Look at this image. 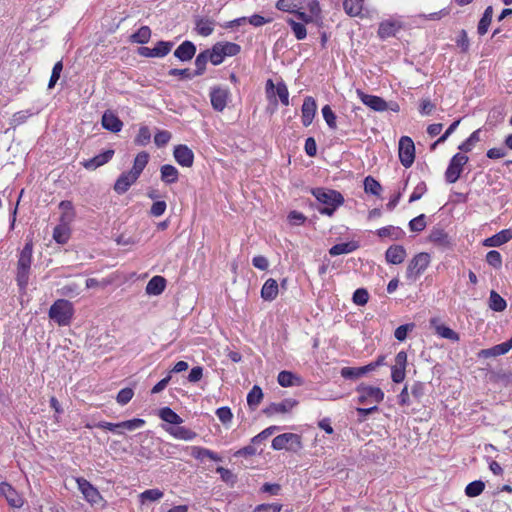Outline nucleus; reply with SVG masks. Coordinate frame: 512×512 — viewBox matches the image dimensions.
<instances>
[{
	"label": "nucleus",
	"mask_w": 512,
	"mask_h": 512,
	"mask_svg": "<svg viewBox=\"0 0 512 512\" xmlns=\"http://www.w3.org/2000/svg\"><path fill=\"white\" fill-rule=\"evenodd\" d=\"M364 190L366 193L379 196L382 191V186L374 177L367 176L364 179Z\"/></svg>",
	"instance_id": "47"
},
{
	"label": "nucleus",
	"mask_w": 512,
	"mask_h": 512,
	"mask_svg": "<svg viewBox=\"0 0 512 512\" xmlns=\"http://www.w3.org/2000/svg\"><path fill=\"white\" fill-rule=\"evenodd\" d=\"M369 300V293L365 288H358L354 291L352 301L354 304L364 306Z\"/></svg>",
	"instance_id": "58"
},
{
	"label": "nucleus",
	"mask_w": 512,
	"mask_h": 512,
	"mask_svg": "<svg viewBox=\"0 0 512 512\" xmlns=\"http://www.w3.org/2000/svg\"><path fill=\"white\" fill-rule=\"evenodd\" d=\"M138 177L131 171L123 172L114 184V190L118 194H124L137 181Z\"/></svg>",
	"instance_id": "20"
},
{
	"label": "nucleus",
	"mask_w": 512,
	"mask_h": 512,
	"mask_svg": "<svg viewBox=\"0 0 512 512\" xmlns=\"http://www.w3.org/2000/svg\"><path fill=\"white\" fill-rule=\"evenodd\" d=\"M279 292V285L273 278H269L265 281L261 288V298L264 301H273L276 299Z\"/></svg>",
	"instance_id": "26"
},
{
	"label": "nucleus",
	"mask_w": 512,
	"mask_h": 512,
	"mask_svg": "<svg viewBox=\"0 0 512 512\" xmlns=\"http://www.w3.org/2000/svg\"><path fill=\"white\" fill-rule=\"evenodd\" d=\"M480 135L481 129L473 131L471 135L459 145L458 149L465 153L470 152L475 144L481 140Z\"/></svg>",
	"instance_id": "43"
},
{
	"label": "nucleus",
	"mask_w": 512,
	"mask_h": 512,
	"mask_svg": "<svg viewBox=\"0 0 512 512\" xmlns=\"http://www.w3.org/2000/svg\"><path fill=\"white\" fill-rule=\"evenodd\" d=\"M33 257V243L28 241L19 253L17 261L16 282L21 292L27 289Z\"/></svg>",
	"instance_id": "2"
},
{
	"label": "nucleus",
	"mask_w": 512,
	"mask_h": 512,
	"mask_svg": "<svg viewBox=\"0 0 512 512\" xmlns=\"http://www.w3.org/2000/svg\"><path fill=\"white\" fill-rule=\"evenodd\" d=\"M297 402L292 399H285L279 403H271L265 410L264 413L267 415L283 414L289 412Z\"/></svg>",
	"instance_id": "25"
},
{
	"label": "nucleus",
	"mask_w": 512,
	"mask_h": 512,
	"mask_svg": "<svg viewBox=\"0 0 512 512\" xmlns=\"http://www.w3.org/2000/svg\"><path fill=\"white\" fill-rule=\"evenodd\" d=\"M102 127L110 132L118 133L123 128V122L112 111L106 110L101 119Z\"/></svg>",
	"instance_id": "18"
},
{
	"label": "nucleus",
	"mask_w": 512,
	"mask_h": 512,
	"mask_svg": "<svg viewBox=\"0 0 512 512\" xmlns=\"http://www.w3.org/2000/svg\"><path fill=\"white\" fill-rule=\"evenodd\" d=\"M164 493L160 489H148L140 493L139 498L142 504L149 502L158 501L163 497Z\"/></svg>",
	"instance_id": "50"
},
{
	"label": "nucleus",
	"mask_w": 512,
	"mask_h": 512,
	"mask_svg": "<svg viewBox=\"0 0 512 512\" xmlns=\"http://www.w3.org/2000/svg\"><path fill=\"white\" fill-rule=\"evenodd\" d=\"M357 94L362 103L372 110L377 112H383L387 110V102L383 98L376 95L366 94L360 90H357Z\"/></svg>",
	"instance_id": "16"
},
{
	"label": "nucleus",
	"mask_w": 512,
	"mask_h": 512,
	"mask_svg": "<svg viewBox=\"0 0 512 512\" xmlns=\"http://www.w3.org/2000/svg\"><path fill=\"white\" fill-rule=\"evenodd\" d=\"M407 353L400 351L395 356V364L391 368V378L395 383H401L406 376Z\"/></svg>",
	"instance_id": "9"
},
{
	"label": "nucleus",
	"mask_w": 512,
	"mask_h": 512,
	"mask_svg": "<svg viewBox=\"0 0 512 512\" xmlns=\"http://www.w3.org/2000/svg\"><path fill=\"white\" fill-rule=\"evenodd\" d=\"M215 22L209 18L196 17L195 18V31L203 37L210 36L214 31Z\"/></svg>",
	"instance_id": "28"
},
{
	"label": "nucleus",
	"mask_w": 512,
	"mask_h": 512,
	"mask_svg": "<svg viewBox=\"0 0 512 512\" xmlns=\"http://www.w3.org/2000/svg\"><path fill=\"white\" fill-rule=\"evenodd\" d=\"M221 48L217 43H215L211 49H206L205 52L208 56V59L209 61L213 64V65H220L223 61H224V56L222 55V52H221Z\"/></svg>",
	"instance_id": "46"
},
{
	"label": "nucleus",
	"mask_w": 512,
	"mask_h": 512,
	"mask_svg": "<svg viewBox=\"0 0 512 512\" xmlns=\"http://www.w3.org/2000/svg\"><path fill=\"white\" fill-rule=\"evenodd\" d=\"M364 0H344V11L352 17L359 16L363 9Z\"/></svg>",
	"instance_id": "38"
},
{
	"label": "nucleus",
	"mask_w": 512,
	"mask_h": 512,
	"mask_svg": "<svg viewBox=\"0 0 512 512\" xmlns=\"http://www.w3.org/2000/svg\"><path fill=\"white\" fill-rule=\"evenodd\" d=\"M263 399L262 389L254 385L247 395V404L251 409H255Z\"/></svg>",
	"instance_id": "40"
},
{
	"label": "nucleus",
	"mask_w": 512,
	"mask_h": 512,
	"mask_svg": "<svg viewBox=\"0 0 512 512\" xmlns=\"http://www.w3.org/2000/svg\"><path fill=\"white\" fill-rule=\"evenodd\" d=\"M222 55L225 57L236 56L241 51V46L234 42H218Z\"/></svg>",
	"instance_id": "48"
},
{
	"label": "nucleus",
	"mask_w": 512,
	"mask_h": 512,
	"mask_svg": "<svg viewBox=\"0 0 512 512\" xmlns=\"http://www.w3.org/2000/svg\"><path fill=\"white\" fill-rule=\"evenodd\" d=\"M362 367H344L341 369V376L345 379H357L364 375Z\"/></svg>",
	"instance_id": "59"
},
{
	"label": "nucleus",
	"mask_w": 512,
	"mask_h": 512,
	"mask_svg": "<svg viewBox=\"0 0 512 512\" xmlns=\"http://www.w3.org/2000/svg\"><path fill=\"white\" fill-rule=\"evenodd\" d=\"M276 8L280 11L295 13L300 9V3L297 0H278Z\"/></svg>",
	"instance_id": "53"
},
{
	"label": "nucleus",
	"mask_w": 512,
	"mask_h": 512,
	"mask_svg": "<svg viewBox=\"0 0 512 512\" xmlns=\"http://www.w3.org/2000/svg\"><path fill=\"white\" fill-rule=\"evenodd\" d=\"M166 279L162 276H154L152 277L145 288L146 294L158 296L160 295L166 288Z\"/></svg>",
	"instance_id": "27"
},
{
	"label": "nucleus",
	"mask_w": 512,
	"mask_h": 512,
	"mask_svg": "<svg viewBox=\"0 0 512 512\" xmlns=\"http://www.w3.org/2000/svg\"><path fill=\"white\" fill-rule=\"evenodd\" d=\"M74 312V306L69 300L58 299L50 306L48 316L59 326H69Z\"/></svg>",
	"instance_id": "3"
},
{
	"label": "nucleus",
	"mask_w": 512,
	"mask_h": 512,
	"mask_svg": "<svg viewBox=\"0 0 512 512\" xmlns=\"http://www.w3.org/2000/svg\"><path fill=\"white\" fill-rule=\"evenodd\" d=\"M151 29L148 26H141L131 35V41L138 44H146L150 40Z\"/></svg>",
	"instance_id": "44"
},
{
	"label": "nucleus",
	"mask_w": 512,
	"mask_h": 512,
	"mask_svg": "<svg viewBox=\"0 0 512 512\" xmlns=\"http://www.w3.org/2000/svg\"><path fill=\"white\" fill-rule=\"evenodd\" d=\"M160 178L165 184H174L178 181L179 171L173 165H162L160 167Z\"/></svg>",
	"instance_id": "31"
},
{
	"label": "nucleus",
	"mask_w": 512,
	"mask_h": 512,
	"mask_svg": "<svg viewBox=\"0 0 512 512\" xmlns=\"http://www.w3.org/2000/svg\"><path fill=\"white\" fill-rule=\"evenodd\" d=\"M70 238V228L67 222L57 225L53 230V239L58 244H66Z\"/></svg>",
	"instance_id": "33"
},
{
	"label": "nucleus",
	"mask_w": 512,
	"mask_h": 512,
	"mask_svg": "<svg viewBox=\"0 0 512 512\" xmlns=\"http://www.w3.org/2000/svg\"><path fill=\"white\" fill-rule=\"evenodd\" d=\"M209 61L208 59V56L204 51L200 52L197 56H196V59H195V71L193 73V75L195 76H201L204 74L205 70H206V65H207V62Z\"/></svg>",
	"instance_id": "54"
},
{
	"label": "nucleus",
	"mask_w": 512,
	"mask_h": 512,
	"mask_svg": "<svg viewBox=\"0 0 512 512\" xmlns=\"http://www.w3.org/2000/svg\"><path fill=\"white\" fill-rule=\"evenodd\" d=\"M114 153L113 149H108L90 159L82 161L81 164L87 170H95L108 163L113 158Z\"/></svg>",
	"instance_id": "14"
},
{
	"label": "nucleus",
	"mask_w": 512,
	"mask_h": 512,
	"mask_svg": "<svg viewBox=\"0 0 512 512\" xmlns=\"http://www.w3.org/2000/svg\"><path fill=\"white\" fill-rule=\"evenodd\" d=\"M486 262L494 268H500L502 265V256L498 251L491 250L486 254Z\"/></svg>",
	"instance_id": "63"
},
{
	"label": "nucleus",
	"mask_w": 512,
	"mask_h": 512,
	"mask_svg": "<svg viewBox=\"0 0 512 512\" xmlns=\"http://www.w3.org/2000/svg\"><path fill=\"white\" fill-rule=\"evenodd\" d=\"M506 346L503 343L497 344L491 348L488 349H482L478 352L479 358H491V357H498L501 355H504L508 353Z\"/></svg>",
	"instance_id": "35"
},
{
	"label": "nucleus",
	"mask_w": 512,
	"mask_h": 512,
	"mask_svg": "<svg viewBox=\"0 0 512 512\" xmlns=\"http://www.w3.org/2000/svg\"><path fill=\"white\" fill-rule=\"evenodd\" d=\"M151 141V132L150 129L143 125L140 126L138 134L134 138V143L137 146H147Z\"/></svg>",
	"instance_id": "49"
},
{
	"label": "nucleus",
	"mask_w": 512,
	"mask_h": 512,
	"mask_svg": "<svg viewBox=\"0 0 512 512\" xmlns=\"http://www.w3.org/2000/svg\"><path fill=\"white\" fill-rule=\"evenodd\" d=\"M76 482L78 484V489L88 502L96 504L100 501L101 495L99 491L89 481L84 478H77Z\"/></svg>",
	"instance_id": "13"
},
{
	"label": "nucleus",
	"mask_w": 512,
	"mask_h": 512,
	"mask_svg": "<svg viewBox=\"0 0 512 512\" xmlns=\"http://www.w3.org/2000/svg\"><path fill=\"white\" fill-rule=\"evenodd\" d=\"M357 392L359 393L358 402L363 405L377 404L384 399V392L379 387L360 385Z\"/></svg>",
	"instance_id": "7"
},
{
	"label": "nucleus",
	"mask_w": 512,
	"mask_h": 512,
	"mask_svg": "<svg viewBox=\"0 0 512 512\" xmlns=\"http://www.w3.org/2000/svg\"><path fill=\"white\" fill-rule=\"evenodd\" d=\"M159 417L170 424L179 425L183 422V419L174 412L170 407H163L159 410Z\"/></svg>",
	"instance_id": "37"
},
{
	"label": "nucleus",
	"mask_w": 512,
	"mask_h": 512,
	"mask_svg": "<svg viewBox=\"0 0 512 512\" xmlns=\"http://www.w3.org/2000/svg\"><path fill=\"white\" fill-rule=\"evenodd\" d=\"M59 209L62 210L61 221L71 222L75 216L74 207L71 201L63 200L59 204Z\"/></svg>",
	"instance_id": "45"
},
{
	"label": "nucleus",
	"mask_w": 512,
	"mask_h": 512,
	"mask_svg": "<svg viewBox=\"0 0 512 512\" xmlns=\"http://www.w3.org/2000/svg\"><path fill=\"white\" fill-rule=\"evenodd\" d=\"M492 17H493V8H492V6H488V7H486V9L478 23L477 32L479 35L482 36L487 33L488 28L492 21Z\"/></svg>",
	"instance_id": "36"
},
{
	"label": "nucleus",
	"mask_w": 512,
	"mask_h": 512,
	"mask_svg": "<svg viewBox=\"0 0 512 512\" xmlns=\"http://www.w3.org/2000/svg\"><path fill=\"white\" fill-rule=\"evenodd\" d=\"M311 194L316 198L317 202L322 205L317 207L320 214L333 216L336 210L343 205L344 197L336 190L324 187L311 188Z\"/></svg>",
	"instance_id": "1"
},
{
	"label": "nucleus",
	"mask_w": 512,
	"mask_h": 512,
	"mask_svg": "<svg viewBox=\"0 0 512 512\" xmlns=\"http://www.w3.org/2000/svg\"><path fill=\"white\" fill-rule=\"evenodd\" d=\"M376 235L381 238H389L390 240H401L405 236V232L401 227L388 225L385 227H381L376 230Z\"/></svg>",
	"instance_id": "23"
},
{
	"label": "nucleus",
	"mask_w": 512,
	"mask_h": 512,
	"mask_svg": "<svg viewBox=\"0 0 512 512\" xmlns=\"http://www.w3.org/2000/svg\"><path fill=\"white\" fill-rule=\"evenodd\" d=\"M0 494L3 495L8 501L9 505L15 508H20L23 505V498L18 492L8 483H0Z\"/></svg>",
	"instance_id": "19"
},
{
	"label": "nucleus",
	"mask_w": 512,
	"mask_h": 512,
	"mask_svg": "<svg viewBox=\"0 0 512 512\" xmlns=\"http://www.w3.org/2000/svg\"><path fill=\"white\" fill-rule=\"evenodd\" d=\"M430 323L435 328L436 334L439 335L440 337L454 341V342L459 341V339H460L459 334L443 324H438L437 319H435V318L431 319Z\"/></svg>",
	"instance_id": "29"
},
{
	"label": "nucleus",
	"mask_w": 512,
	"mask_h": 512,
	"mask_svg": "<svg viewBox=\"0 0 512 512\" xmlns=\"http://www.w3.org/2000/svg\"><path fill=\"white\" fill-rule=\"evenodd\" d=\"M358 248H359V243L357 241L352 240L349 242L338 243V244L333 245L329 249V254L333 257L341 255V254H349V253L354 252Z\"/></svg>",
	"instance_id": "32"
},
{
	"label": "nucleus",
	"mask_w": 512,
	"mask_h": 512,
	"mask_svg": "<svg viewBox=\"0 0 512 512\" xmlns=\"http://www.w3.org/2000/svg\"><path fill=\"white\" fill-rule=\"evenodd\" d=\"M34 113L31 110H21L12 116L11 123L13 125H21L27 121Z\"/></svg>",
	"instance_id": "62"
},
{
	"label": "nucleus",
	"mask_w": 512,
	"mask_h": 512,
	"mask_svg": "<svg viewBox=\"0 0 512 512\" xmlns=\"http://www.w3.org/2000/svg\"><path fill=\"white\" fill-rule=\"evenodd\" d=\"M406 250L402 245H391L385 252V259L389 264H401L406 258Z\"/></svg>",
	"instance_id": "22"
},
{
	"label": "nucleus",
	"mask_w": 512,
	"mask_h": 512,
	"mask_svg": "<svg viewBox=\"0 0 512 512\" xmlns=\"http://www.w3.org/2000/svg\"><path fill=\"white\" fill-rule=\"evenodd\" d=\"M403 28V23L397 19H387L380 22L377 34L380 39L385 40L396 34Z\"/></svg>",
	"instance_id": "10"
},
{
	"label": "nucleus",
	"mask_w": 512,
	"mask_h": 512,
	"mask_svg": "<svg viewBox=\"0 0 512 512\" xmlns=\"http://www.w3.org/2000/svg\"><path fill=\"white\" fill-rule=\"evenodd\" d=\"M506 301L494 290L490 292L489 307L495 312H502L506 309Z\"/></svg>",
	"instance_id": "42"
},
{
	"label": "nucleus",
	"mask_w": 512,
	"mask_h": 512,
	"mask_svg": "<svg viewBox=\"0 0 512 512\" xmlns=\"http://www.w3.org/2000/svg\"><path fill=\"white\" fill-rule=\"evenodd\" d=\"M170 433L175 438H178V439H181V440H186V441L187 440H192L193 438L196 437V433L194 431H192L189 428L180 426V424L179 425H175L174 427H172L170 429Z\"/></svg>",
	"instance_id": "41"
},
{
	"label": "nucleus",
	"mask_w": 512,
	"mask_h": 512,
	"mask_svg": "<svg viewBox=\"0 0 512 512\" xmlns=\"http://www.w3.org/2000/svg\"><path fill=\"white\" fill-rule=\"evenodd\" d=\"M301 445V437L294 433H283L272 440L271 448H295Z\"/></svg>",
	"instance_id": "11"
},
{
	"label": "nucleus",
	"mask_w": 512,
	"mask_h": 512,
	"mask_svg": "<svg viewBox=\"0 0 512 512\" xmlns=\"http://www.w3.org/2000/svg\"><path fill=\"white\" fill-rule=\"evenodd\" d=\"M322 116L326 122V124L328 125V127L330 129H336L337 125H336V114L333 112V110L331 109V107L329 105H325L322 107Z\"/></svg>",
	"instance_id": "57"
},
{
	"label": "nucleus",
	"mask_w": 512,
	"mask_h": 512,
	"mask_svg": "<svg viewBox=\"0 0 512 512\" xmlns=\"http://www.w3.org/2000/svg\"><path fill=\"white\" fill-rule=\"evenodd\" d=\"M176 162L183 167H191L194 162V153L186 145L180 144L175 146L173 151Z\"/></svg>",
	"instance_id": "15"
},
{
	"label": "nucleus",
	"mask_w": 512,
	"mask_h": 512,
	"mask_svg": "<svg viewBox=\"0 0 512 512\" xmlns=\"http://www.w3.org/2000/svg\"><path fill=\"white\" fill-rule=\"evenodd\" d=\"M209 96L212 108L215 111L222 112L227 106L230 91L227 88L215 86L210 89Z\"/></svg>",
	"instance_id": "8"
},
{
	"label": "nucleus",
	"mask_w": 512,
	"mask_h": 512,
	"mask_svg": "<svg viewBox=\"0 0 512 512\" xmlns=\"http://www.w3.org/2000/svg\"><path fill=\"white\" fill-rule=\"evenodd\" d=\"M174 43L171 41H158L153 48L155 58H163L168 55L173 48Z\"/></svg>",
	"instance_id": "51"
},
{
	"label": "nucleus",
	"mask_w": 512,
	"mask_h": 512,
	"mask_svg": "<svg viewBox=\"0 0 512 512\" xmlns=\"http://www.w3.org/2000/svg\"><path fill=\"white\" fill-rule=\"evenodd\" d=\"M196 53V46L193 42L185 40L174 51V56L182 62L190 61Z\"/></svg>",
	"instance_id": "21"
},
{
	"label": "nucleus",
	"mask_w": 512,
	"mask_h": 512,
	"mask_svg": "<svg viewBox=\"0 0 512 512\" xmlns=\"http://www.w3.org/2000/svg\"><path fill=\"white\" fill-rule=\"evenodd\" d=\"M278 430L277 426H270L260 432L258 435L254 436L251 442L254 445H265V441L273 435V433Z\"/></svg>",
	"instance_id": "56"
},
{
	"label": "nucleus",
	"mask_w": 512,
	"mask_h": 512,
	"mask_svg": "<svg viewBox=\"0 0 512 512\" xmlns=\"http://www.w3.org/2000/svg\"><path fill=\"white\" fill-rule=\"evenodd\" d=\"M276 93L281 101V103L285 106L289 105V91L287 85L281 81L277 83Z\"/></svg>",
	"instance_id": "61"
},
{
	"label": "nucleus",
	"mask_w": 512,
	"mask_h": 512,
	"mask_svg": "<svg viewBox=\"0 0 512 512\" xmlns=\"http://www.w3.org/2000/svg\"><path fill=\"white\" fill-rule=\"evenodd\" d=\"M316 112L317 104L315 99L312 96H306L301 107L302 124L304 127H308L312 124Z\"/></svg>",
	"instance_id": "12"
},
{
	"label": "nucleus",
	"mask_w": 512,
	"mask_h": 512,
	"mask_svg": "<svg viewBox=\"0 0 512 512\" xmlns=\"http://www.w3.org/2000/svg\"><path fill=\"white\" fill-rule=\"evenodd\" d=\"M145 425V420L141 418H134L122 422H118L116 427H119V434L123 433L125 430L134 431L142 428Z\"/></svg>",
	"instance_id": "39"
},
{
	"label": "nucleus",
	"mask_w": 512,
	"mask_h": 512,
	"mask_svg": "<svg viewBox=\"0 0 512 512\" xmlns=\"http://www.w3.org/2000/svg\"><path fill=\"white\" fill-rule=\"evenodd\" d=\"M277 381L282 387L299 386L302 384V380L299 376L291 371L283 370L279 372Z\"/></svg>",
	"instance_id": "30"
},
{
	"label": "nucleus",
	"mask_w": 512,
	"mask_h": 512,
	"mask_svg": "<svg viewBox=\"0 0 512 512\" xmlns=\"http://www.w3.org/2000/svg\"><path fill=\"white\" fill-rule=\"evenodd\" d=\"M286 22L290 25L297 40H303L307 36V30L303 23L296 22L292 18H288Z\"/></svg>",
	"instance_id": "52"
},
{
	"label": "nucleus",
	"mask_w": 512,
	"mask_h": 512,
	"mask_svg": "<svg viewBox=\"0 0 512 512\" xmlns=\"http://www.w3.org/2000/svg\"><path fill=\"white\" fill-rule=\"evenodd\" d=\"M485 488L484 482L481 480H476L469 483L465 488V494L468 497H477L479 496Z\"/></svg>",
	"instance_id": "55"
},
{
	"label": "nucleus",
	"mask_w": 512,
	"mask_h": 512,
	"mask_svg": "<svg viewBox=\"0 0 512 512\" xmlns=\"http://www.w3.org/2000/svg\"><path fill=\"white\" fill-rule=\"evenodd\" d=\"M149 154L145 151L138 153L134 159L133 167L130 170L138 178L145 169L149 161Z\"/></svg>",
	"instance_id": "34"
},
{
	"label": "nucleus",
	"mask_w": 512,
	"mask_h": 512,
	"mask_svg": "<svg viewBox=\"0 0 512 512\" xmlns=\"http://www.w3.org/2000/svg\"><path fill=\"white\" fill-rule=\"evenodd\" d=\"M429 242L441 249H449L452 247V242L449 235L439 227H433L428 236Z\"/></svg>",
	"instance_id": "17"
},
{
	"label": "nucleus",
	"mask_w": 512,
	"mask_h": 512,
	"mask_svg": "<svg viewBox=\"0 0 512 512\" xmlns=\"http://www.w3.org/2000/svg\"><path fill=\"white\" fill-rule=\"evenodd\" d=\"M282 504L280 503H269L260 504L254 508V512H281Z\"/></svg>",
	"instance_id": "64"
},
{
	"label": "nucleus",
	"mask_w": 512,
	"mask_h": 512,
	"mask_svg": "<svg viewBox=\"0 0 512 512\" xmlns=\"http://www.w3.org/2000/svg\"><path fill=\"white\" fill-rule=\"evenodd\" d=\"M430 255L426 252L416 254L409 262L406 277L411 280L418 278L428 267Z\"/></svg>",
	"instance_id": "5"
},
{
	"label": "nucleus",
	"mask_w": 512,
	"mask_h": 512,
	"mask_svg": "<svg viewBox=\"0 0 512 512\" xmlns=\"http://www.w3.org/2000/svg\"><path fill=\"white\" fill-rule=\"evenodd\" d=\"M398 154L400 163L409 168L415 160V145L409 136H402L398 144Z\"/></svg>",
	"instance_id": "6"
},
{
	"label": "nucleus",
	"mask_w": 512,
	"mask_h": 512,
	"mask_svg": "<svg viewBox=\"0 0 512 512\" xmlns=\"http://www.w3.org/2000/svg\"><path fill=\"white\" fill-rule=\"evenodd\" d=\"M426 216L424 214H420L419 216L413 218L409 221V229L413 232H421L426 227Z\"/></svg>",
	"instance_id": "60"
},
{
	"label": "nucleus",
	"mask_w": 512,
	"mask_h": 512,
	"mask_svg": "<svg viewBox=\"0 0 512 512\" xmlns=\"http://www.w3.org/2000/svg\"><path fill=\"white\" fill-rule=\"evenodd\" d=\"M468 161V156L462 153H456L455 155H453L445 171L446 182L452 184L458 181L463 172V167L465 164H467Z\"/></svg>",
	"instance_id": "4"
},
{
	"label": "nucleus",
	"mask_w": 512,
	"mask_h": 512,
	"mask_svg": "<svg viewBox=\"0 0 512 512\" xmlns=\"http://www.w3.org/2000/svg\"><path fill=\"white\" fill-rule=\"evenodd\" d=\"M510 239H512V230L504 229L495 235L486 238L483 242V245L486 247H499L507 243Z\"/></svg>",
	"instance_id": "24"
}]
</instances>
